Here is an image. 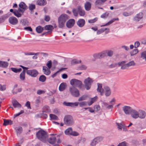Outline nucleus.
Listing matches in <instances>:
<instances>
[{
	"mask_svg": "<svg viewBox=\"0 0 146 146\" xmlns=\"http://www.w3.org/2000/svg\"><path fill=\"white\" fill-rule=\"evenodd\" d=\"M70 84L72 86L69 89V91L71 94L75 97H78L80 95L79 92L75 87L74 86L78 87L79 88H81L82 86V83H70Z\"/></svg>",
	"mask_w": 146,
	"mask_h": 146,
	"instance_id": "obj_1",
	"label": "nucleus"
},
{
	"mask_svg": "<svg viewBox=\"0 0 146 146\" xmlns=\"http://www.w3.org/2000/svg\"><path fill=\"white\" fill-rule=\"evenodd\" d=\"M69 17L66 14H62L58 18V27L59 28L63 29L65 26L66 21Z\"/></svg>",
	"mask_w": 146,
	"mask_h": 146,
	"instance_id": "obj_2",
	"label": "nucleus"
},
{
	"mask_svg": "<svg viewBox=\"0 0 146 146\" xmlns=\"http://www.w3.org/2000/svg\"><path fill=\"white\" fill-rule=\"evenodd\" d=\"M36 136L39 140L44 143L46 142L48 137L47 133L42 130L38 131L36 133Z\"/></svg>",
	"mask_w": 146,
	"mask_h": 146,
	"instance_id": "obj_3",
	"label": "nucleus"
},
{
	"mask_svg": "<svg viewBox=\"0 0 146 146\" xmlns=\"http://www.w3.org/2000/svg\"><path fill=\"white\" fill-rule=\"evenodd\" d=\"M52 65V61L49 60L48 61L46 64V65L48 68L45 66H43L42 70L44 74L46 75H49L50 73V69Z\"/></svg>",
	"mask_w": 146,
	"mask_h": 146,
	"instance_id": "obj_4",
	"label": "nucleus"
},
{
	"mask_svg": "<svg viewBox=\"0 0 146 146\" xmlns=\"http://www.w3.org/2000/svg\"><path fill=\"white\" fill-rule=\"evenodd\" d=\"M64 123L68 126L71 125L73 123V119L72 117L70 115H66L64 119Z\"/></svg>",
	"mask_w": 146,
	"mask_h": 146,
	"instance_id": "obj_5",
	"label": "nucleus"
},
{
	"mask_svg": "<svg viewBox=\"0 0 146 146\" xmlns=\"http://www.w3.org/2000/svg\"><path fill=\"white\" fill-rule=\"evenodd\" d=\"M26 73L28 75L34 78L36 77L38 74V71L36 69L27 70Z\"/></svg>",
	"mask_w": 146,
	"mask_h": 146,
	"instance_id": "obj_6",
	"label": "nucleus"
},
{
	"mask_svg": "<svg viewBox=\"0 0 146 146\" xmlns=\"http://www.w3.org/2000/svg\"><path fill=\"white\" fill-rule=\"evenodd\" d=\"M137 114V118L143 119L146 116V113L145 112L144 110L141 109H139L138 110Z\"/></svg>",
	"mask_w": 146,
	"mask_h": 146,
	"instance_id": "obj_7",
	"label": "nucleus"
},
{
	"mask_svg": "<svg viewBox=\"0 0 146 146\" xmlns=\"http://www.w3.org/2000/svg\"><path fill=\"white\" fill-rule=\"evenodd\" d=\"M132 109L131 107L126 106H125L122 108L123 111L126 115H129L130 113L131 114Z\"/></svg>",
	"mask_w": 146,
	"mask_h": 146,
	"instance_id": "obj_8",
	"label": "nucleus"
},
{
	"mask_svg": "<svg viewBox=\"0 0 146 146\" xmlns=\"http://www.w3.org/2000/svg\"><path fill=\"white\" fill-rule=\"evenodd\" d=\"M75 23V21L73 19H71L69 20L66 22V25L67 27L68 28H70L74 26Z\"/></svg>",
	"mask_w": 146,
	"mask_h": 146,
	"instance_id": "obj_9",
	"label": "nucleus"
},
{
	"mask_svg": "<svg viewBox=\"0 0 146 146\" xmlns=\"http://www.w3.org/2000/svg\"><path fill=\"white\" fill-rule=\"evenodd\" d=\"M9 21L11 24L13 25H16L18 23V20L17 19L13 16H11L9 17Z\"/></svg>",
	"mask_w": 146,
	"mask_h": 146,
	"instance_id": "obj_10",
	"label": "nucleus"
},
{
	"mask_svg": "<svg viewBox=\"0 0 146 146\" xmlns=\"http://www.w3.org/2000/svg\"><path fill=\"white\" fill-rule=\"evenodd\" d=\"M79 102H64L63 104L64 106H70L71 107H73L74 106H78Z\"/></svg>",
	"mask_w": 146,
	"mask_h": 146,
	"instance_id": "obj_11",
	"label": "nucleus"
},
{
	"mask_svg": "<svg viewBox=\"0 0 146 146\" xmlns=\"http://www.w3.org/2000/svg\"><path fill=\"white\" fill-rule=\"evenodd\" d=\"M126 63V61H122L119 62L117 63L119 66H121V69L122 70L127 69L128 68V67L126 64H124Z\"/></svg>",
	"mask_w": 146,
	"mask_h": 146,
	"instance_id": "obj_12",
	"label": "nucleus"
},
{
	"mask_svg": "<svg viewBox=\"0 0 146 146\" xmlns=\"http://www.w3.org/2000/svg\"><path fill=\"white\" fill-rule=\"evenodd\" d=\"M106 53L105 52H102L98 54H94V57L95 59H101L106 56Z\"/></svg>",
	"mask_w": 146,
	"mask_h": 146,
	"instance_id": "obj_13",
	"label": "nucleus"
},
{
	"mask_svg": "<svg viewBox=\"0 0 146 146\" xmlns=\"http://www.w3.org/2000/svg\"><path fill=\"white\" fill-rule=\"evenodd\" d=\"M143 16V13L140 12L134 17L133 20L135 21L138 22L142 18Z\"/></svg>",
	"mask_w": 146,
	"mask_h": 146,
	"instance_id": "obj_14",
	"label": "nucleus"
},
{
	"mask_svg": "<svg viewBox=\"0 0 146 146\" xmlns=\"http://www.w3.org/2000/svg\"><path fill=\"white\" fill-rule=\"evenodd\" d=\"M98 88L97 89V91L99 92L101 96L103 95L104 94V90L102 88V84L98 83L97 84Z\"/></svg>",
	"mask_w": 146,
	"mask_h": 146,
	"instance_id": "obj_15",
	"label": "nucleus"
},
{
	"mask_svg": "<svg viewBox=\"0 0 146 146\" xmlns=\"http://www.w3.org/2000/svg\"><path fill=\"white\" fill-rule=\"evenodd\" d=\"M106 96H110L111 93L110 89L107 86H106L104 88V93Z\"/></svg>",
	"mask_w": 146,
	"mask_h": 146,
	"instance_id": "obj_16",
	"label": "nucleus"
},
{
	"mask_svg": "<svg viewBox=\"0 0 146 146\" xmlns=\"http://www.w3.org/2000/svg\"><path fill=\"white\" fill-rule=\"evenodd\" d=\"M85 23V21L84 19H80L78 20L76 23L79 27H82L84 25Z\"/></svg>",
	"mask_w": 146,
	"mask_h": 146,
	"instance_id": "obj_17",
	"label": "nucleus"
},
{
	"mask_svg": "<svg viewBox=\"0 0 146 146\" xmlns=\"http://www.w3.org/2000/svg\"><path fill=\"white\" fill-rule=\"evenodd\" d=\"M138 110L132 109L131 113V115L133 118L137 119Z\"/></svg>",
	"mask_w": 146,
	"mask_h": 146,
	"instance_id": "obj_18",
	"label": "nucleus"
},
{
	"mask_svg": "<svg viewBox=\"0 0 146 146\" xmlns=\"http://www.w3.org/2000/svg\"><path fill=\"white\" fill-rule=\"evenodd\" d=\"M21 88H18L17 85H15L13 88L12 92L13 94H16L18 92H21Z\"/></svg>",
	"mask_w": 146,
	"mask_h": 146,
	"instance_id": "obj_19",
	"label": "nucleus"
},
{
	"mask_svg": "<svg viewBox=\"0 0 146 146\" xmlns=\"http://www.w3.org/2000/svg\"><path fill=\"white\" fill-rule=\"evenodd\" d=\"M78 10L80 16H83L85 15V11L83 9L82 7L81 6L78 7Z\"/></svg>",
	"mask_w": 146,
	"mask_h": 146,
	"instance_id": "obj_20",
	"label": "nucleus"
},
{
	"mask_svg": "<svg viewBox=\"0 0 146 146\" xmlns=\"http://www.w3.org/2000/svg\"><path fill=\"white\" fill-rule=\"evenodd\" d=\"M106 30H107V31L105 32L106 33H108L109 32L110 29H109L108 28H104L100 29L98 30H97L96 34L97 35H99L103 33L104 31Z\"/></svg>",
	"mask_w": 146,
	"mask_h": 146,
	"instance_id": "obj_21",
	"label": "nucleus"
},
{
	"mask_svg": "<svg viewBox=\"0 0 146 146\" xmlns=\"http://www.w3.org/2000/svg\"><path fill=\"white\" fill-rule=\"evenodd\" d=\"M8 65L9 63L7 62L0 61V67L4 68H7Z\"/></svg>",
	"mask_w": 146,
	"mask_h": 146,
	"instance_id": "obj_22",
	"label": "nucleus"
},
{
	"mask_svg": "<svg viewBox=\"0 0 146 146\" xmlns=\"http://www.w3.org/2000/svg\"><path fill=\"white\" fill-rule=\"evenodd\" d=\"M13 106L15 108H21V106L16 100H14L12 102Z\"/></svg>",
	"mask_w": 146,
	"mask_h": 146,
	"instance_id": "obj_23",
	"label": "nucleus"
},
{
	"mask_svg": "<svg viewBox=\"0 0 146 146\" xmlns=\"http://www.w3.org/2000/svg\"><path fill=\"white\" fill-rule=\"evenodd\" d=\"M91 6V3L89 2H86L85 4L84 7L86 10L90 11V10Z\"/></svg>",
	"mask_w": 146,
	"mask_h": 146,
	"instance_id": "obj_24",
	"label": "nucleus"
},
{
	"mask_svg": "<svg viewBox=\"0 0 146 146\" xmlns=\"http://www.w3.org/2000/svg\"><path fill=\"white\" fill-rule=\"evenodd\" d=\"M19 6L20 8L24 10L27 9L28 8L26 5L23 2H21L19 4Z\"/></svg>",
	"mask_w": 146,
	"mask_h": 146,
	"instance_id": "obj_25",
	"label": "nucleus"
},
{
	"mask_svg": "<svg viewBox=\"0 0 146 146\" xmlns=\"http://www.w3.org/2000/svg\"><path fill=\"white\" fill-rule=\"evenodd\" d=\"M98 98V97L96 96L94 98H91L90 99V102H88V105L89 106L91 105L93 103L97 101Z\"/></svg>",
	"mask_w": 146,
	"mask_h": 146,
	"instance_id": "obj_26",
	"label": "nucleus"
},
{
	"mask_svg": "<svg viewBox=\"0 0 146 146\" xmlns=\"http://www.w3.org/2000/svg\"><path fill=\"white\" fill-rule=\"evenodd\" d=\"M46 3L45 0H38L37 1V4L39 5L44 6L46 5Z\"/></svg>",
	"mask_w": 146,
	"mask_h": 146,
	"instance_id": "obj_27",
	"label": "nucleus"
},
{
	"mask_svg": "<svg viewBox=\"0 0 146 146\" xmlns=\"http://www.w3.org/2000/svg\"><path fill=\"white\" fill-rule=\"evenodd\" d=\"M56 138L55 137H52L49 138L48 140L49 143L52 144H54L56 142Z\"/></svg>",
	"mask_w": 146,
	"mask_h": 146,
	"instance_id": "obj_28",
	"label": "nucleus"
},
{
	"mask_svg": "<svg viewBox=\"0 0 146 146\" xmlns=\"http://www.w3.org/2000/svg\"><path fill=\"white\" fill-rule=\"evenodd\" d=\"M13 123V121L11 120L4 119L3 125L7 126L8 125H11Z\"/></svg>",
	"mask_w": 146,
	"mask_h": 146,
	"instance_id": "obj_29",
	"label": "nucleus"
},
{
	"mask_svg": "<svg viewBox=\"0 0 146 146\" xmlns=\"http://www.w3.org/2000/svg\"><path fill=\"white\" fill-rule=\"evenodd\" d=\"M66 86V84L65 83H62L59 86V90L61 91H63L65 90Z\"/></svg>",
	"mask_w": 146,
	"mask_h": 146,
	"instance_id": "obj_30",
	"label": "nucleus"
},
{
	"mask_svg": "<svg viewBox=\"0 0 146 146\" xmlns=\"http://www.w3.org/2000/svg\"><path fill=\"white\" fill-rule=\"evenodd\" d=\"M44 29L46 30H50V32L51 33L54 29V27L51 25H47L45 26Z\"/></svg>",
	"mask_w": 146,
	"mask_h": 146,
	"instance_id": "obj_31",
	"label": "nucleus"
},
{
	"mask_svg": "<svg viewBox=\"0 0 146 146\" xmlns=\"http://www.w3.org/2000/svg\"><path fill=\"white\" fill-rule=\"evenodd\" d=\"M44 30L43 28L40 26H38L36 29V32L38 33H41Z\"/></svg>",
	"mask_w": 146,
	"mask_h": 146,
	"instance_id": "obj_32",
	"label": "nucleus"
},
{
	"mask_svg": "<svg viewBox=\"0 0 146 146\" xmlns=\"http://www.w3.org/2000/svg\"><path fill=\"white\" fill-rule=\"evenodd\" d=\"M99 138L98 137L94 139L93 141H92L90 145L92 146H93L95 145L99 141Z\"/></svg>",
	"mask_w": 146,
	"mask_h": 146,
	"instance_id": "obj_33",
	"label": "nucleus"
},
{
	"mask_svg": "<svg viewBox=\"0 0 146 146\" xmlns=\"http://www.w3.org/2000/svg\"><path fill=\"white\" fill-rule=\"evenodd\" d=\"M72 130L71 128H69L65 131V133L66 135H70L72 132Z\"/></svg>",
	"mask_w": 146,
	"mask_h": 146,
	"instance_id": "obj_34",
	"label": "nucleus"
},
{
	"mask_svg": "<svg viewBox=\"0 0 146 146\" xmlns=\"http://www.w3.org/2000/svg\"><path fill=\"white\" fill-rule=\"evenodd\" d=\"M81 60H78L76 59H74L72 60L71 62V64L72 65H74L75 64H77L81 63Z\"/></svg>",
	"mask_w": 146,
	"mask_h": 146,
	"instance_id": "obj_35",
	"label": "nucleus"
},
{
	"mask_svg": "<svg viewBox=\"0 0 146 146\" xmlns=\"http://www.w3.org/2000/svg\"><path fill=\"white\" fill-rule=\"evenodd\" d=\"M46 79V77L44 75L40 76L39 78V80L41 82H44Z\"/></svg>",
	"mask_w": 146,
	"mask_h": 146,
	"instance_id": "obj_36",
	"label": "nucleus"
},
{
	"mask_svg": "<svg viewBox=\"0 0 146 146\" xmlns=\"http://www.w3.org/2000/svg\"><path fill=\"white\" fill-rule=\"evenodd\" d=\"M25 71L23 70L20 75V78L21 80H24L25 79Z\"/></svg>",
	"mask_w": 146,
	"mask_h": 146,
	"instance_id": "obj_37",
	"label": "nucleus"
},
{
	"mask_svg": "<svg viewBox=\"0 0 146 146\" xmlns=\"http://www.w3.org/2000/svg\"><path fill=\"white\" fill-rule=\"evenodd\" d=\"M11 69L12 71L16 73L20 72L22 70V69L21 68L17 69L16 68H11Z\"/></svg>",
	"mask_w": 146,
	"mask_h": 146,
	"instance_id": "obj_38",
	"label": "nucleus"
},
{
	"mask_svg": "<svg viewBox=\"0 0 146 146\" xmlns=\"http://www.w3.org/2000/svg\"><path fill=\"white\" fill-rule=\"evenodd\" d=\"M15 129L17 134H20L22 131V127L20 126L16 127Z\"/></svg>",
	"mask_w": 146,
	"mask_h": 146,
	"instance_id": "obj_39",
	"label": "nucleus"
},
{
	"mask_svg": "<svg viewBox=\"0 0 146 146\" xmlns=\"http://www.w3.org/2000/svg\"><path fill=\"white\" fill-rule=\"evenodd\" d=\"M141 58L146 61V51L142 52L141 54Z\"/></svg>",
	"mask_w": 146,
	"mask_h": 146,
	"instance_id": "obj_40",
	"label": "nucleus"
},
{
	"mask_svg": "<svg viewBox=\"0 0 146 146\" xmlns=\"http://www.w3.org/2000/svg\"><path fill=\"white\" fill-rule=\"evenodd\" d=\"M88 96L87 95H84L80 97L78 99L79 101H81L86 100L88 98Z\"/></svg>",
	"mask_w": 146,
	"mask_h": 146,
	"instance_id": "obj_41",
	"label": "nucleus"
},
{
	"mask_svg": "<svg viewBox=\"0 0 146 146\" xmlns=\"http://www.w3.org/2000/svg\"><path fill=\"white\" fill-rule=\"evenodd\" d=\"M29 10L32 12L35 9V5L33 4H31L29 5Z\"/></svg>",
	"mask_w": 146,
	"mask_h": 146,
	"instance_id": "obj_42",
	"label": "nucleus"
},
{
	"mask_svg": "<svg viewBox=\"0 0 146 146\" xmlns=\"http://www.w3.org/2000/svg\"><path fill=\"white\" fill-rule=\"evenodd\" d=\"M95 81L93 79L89 77L85 79L84 82H93Z\"/></svg>",
	"mask_w": 146,
	"mask_h": 146,
	"instance_id": "obj_43",
	"label": "nucleus"
},
{
	"mask_svg": "<svg viewBox=\"0 0 146 146\" xmlns=\"http://www.w3.org/2000/svg\"><path fill=\"white\" fill-rule=\"evenodd\" d=\"M138 52V50L137 49H134L133 51L130 52V54L131 56H133L136 54Z\"/></svg>",
	"mask_w": 146,
	"mask_h": 146,
	"instance_id": "obj_44",
	"label": "nucleus"
},
{
	"mask_svg": "<svg viewBox=\"0 0 146 146\" xmlns=\"http://www.w3.org/2000/svg\"><path fill=\"white\" fill-rule=\"evenodd\" d=\"M127 64L129 68V66H135V64L133 60H132L127 63Z\"/></svg>",
	"mask_w": 146,
	"mask_h": 146,
	"instance_id": "obj_45",
	"label": "nucleus"
},
{
	"mask_svg": "<svg viewBox=\"0 0 146 146\" xmlns=\"http://www.w3.org/2000/svg\"><path fill=\"white\" fill-rule=\"evenodd\" d=\"M50 119H52L57 120L58 119V117L57 116L54 114H50Z\"/></svg>",
	"mask_w": 146,
	"mask_h": 146,
	"instance_id": "obj_46",
	"label": "nucleus"
},
{
	"mask_svg": "<svg viewBox=\"0 0 146 146\" xmlns=\"http://www.w3.org/2000/svg\"><path fill=\"white\" fill-rule=\"evenodd\" d=\"M72 12L73 13V15L75 17H77L78 15V11L77 9L75 8H74L72 10Z\"/></svg>",
	"mask_w": 146,
	"mask_h": 146,
	"instance_id": "obj_47",
	"label": "nucleus"
},
{
	"mask_svg": "<svg viewBox=\"0 0 146 146\" xmlns=\"http://www.w3.org/2000/svg\"><path fill=\"white\" fill-rule=\"evenodd\" d=\"M109 13L106 12L101 16V17L103 18H106L108 16Z\"/></svg>",
	"mask_w": 146,
	"mask_h": 146,
	"instance_id": "obj_48",
	"label": "nucleus"
},
{
	"mask_svg": "<svg viewBox=\"0 0 146 146\" xmlns=\"http://www.w3.org/2000/svg\"><path fill=\"white\" fill-rule=\"evenodd\" d=\"M28 22L25 19H23L21 21V23L23 26L28 25Z\"/></svg>",
	"mask_w": 146,
	"mask_h": 146,
	"instance_id": "obj_49",
	"label": "nucleus"
},
{
	"mask_svg": "<svg viewBox=\"0 0 146 146\" xmlns=\"http://www.w3.org/2000/svg\"><path fill=\"white\" fill-rule=\"evenodd\" d=\"M44 111L45 112H50V110L48 106H46L44 108Z\"/></svg>",
	"mask_w": 146,
	"mask_h": 146,
	"instance_id": "obj_50",
	"label": "nucleus"
},
{
	"mask_svg": "<svg viewBox=\"0 0 146 146\" xmlns=\"http://www.w3.org/2000/svg\"><path fill=\"white\" fill-rule=\"evenodd\" d=\"M98 20V18L96 17L93 19L89 20H88V22L90 23H94L96 21Z\"/></svg>",
	"mask_w": 146,
	"mask_h": 146,
	"instance_id": "obj_51",
	"label": "nucleus"
},
{
	"mask_svg": "<svg viewBox=\"0 0 146 146\" xmlns=\"http://www.w3.org/2000/svg\"><path fill=\"white\" fill-rule=\"evenodd\" d=\"M25 55H37L39 53H35L34 52H30L27 53H25Z\"/></svg>",
	"mask_w": 146,
	"mask_h": 146,
	"instance_id": "obj_52",
	"label": "nucleus"
},
{
	"mask_svg": "<svg viewBox=\"0 0 146 146\" xmlns=\"http://www.w3.org/2000/svg\"><path fill=\"white\" fill-rule=\"evenodd\" d=\"M113 22H114V21L112 19L111 20V21H110L109 22H108V23H106V24L104 25H102L101 26V27H104V26H107L109 25H110V24H111Z\"/></svg>",
	"mask_w": 146,
	"mask_h": 146,
	"instance_id": "obj_53",
	"label": "nucleus"
},
{
	"mask_svg": "<svg viewBox=\"0 0 146 146\" xmlns=\"http://www.w3.org/2000/svg\"><path fill=\"white\" fill-rule=\"evenodd\" d=\"M100 106L99 105H96L94 107V110L96 111H97L100 110Z\"/></svg>",
	"mask_w": 146,
	"mask_h": 146,
	"instance_id": "obj_54",
	"label": "nucleus"
},
{
	"mask_svg": "<svg viewBox=\"0 0 146 146\" xmlns=\"http://www.w3.org/2000/svg\"><path fill=\"white\" fill-rule=\"evenodd\" d=\"M103 1L102 0H96L95 2L96 5H101L102 4Z\"/></svg>",
	"mask_w": 146,
	"mask_h": 146,
	"instance_id": "obj_55",
	"label": "nucleus"
},
{
	"mask_svg": "<svg viewBox=\"0 0 146 146\" xmlns=\"http://www.w3.org/2000/svg\"><path fill=\"white\" fill-rule=\"evenodd\" d=\"M85 87L87 90H89L90 88V83H85Z\"/></svg>",
	"mask_w": 146,
	"mask_h": 146,
	"instance_id": "obj_56",
	"label": "nucleus"
},
{
	"mask_svg": "<svg viewBox=\"0 0 146 146\" xmlns=\"http://www.w3.org/2000/svg\"><path fill=\"white\" fill-rule=\"evenodd\" d=\"M78 104H79L80 107H82L86 105V102L85 101L81 102L80 103H79Z\"/></svg>",
	"mask_w": 146,
	"mask_h": 146,
	"instance_id": "obj_57",
	"label": "nucleus"
},
{
	"mask_svg": "<svg viewBox=\"0 0 146 146\" xmlns=\"http://www.w3.org/2000/svg\"><path fill=\"white\" fill-rule=\"evenodd\" d=\"M45 92L44 90H39L37 91V94L38 95H40L41 94L44 93Z\"/></svg>",
	"mask_w": 146,
	"mask_h": 146,
	"instance_id": "obj_58",
	"label": "nucleus"
},
{
	"mask_svg": "<svg viewBox=\"0 0 146 146\" xmlns=\"http://www.w3.org/2000/svg\"><path fill=\"white\" fill-rule=\"evenodd\" d=\"M44 20L46 22L49 21L50 20V17L48 15H45L44 17Z\"/></svg>",
	"mask_w": 146,
	"mask_h": 146,
	"instance_id": "obj_59",
	"label": "nucleus"
},
{
	"mask_svg": "<svg viewBox=\"0 0 146 146\" xmlns=\"http://www.w3.org/2000/svg\"><path fill=\"white\" fill-rule=\"evenodd\" d=\"M25 106L27 107L28 109H31L30 106V103L29 102L27 101L25 104Z\"/></svg>",
	"mask_w": 146,
	"mask_h": 146,
	"instance_id": "obj_60",
	"label": "nucleus"
},
{
	"mask_svg": "<svg viewBox=\"0 0 146 146\" xmlns=\"http://www.w3.org/2000/svg\"><path fill=\"white\" fill-rule=\"evenodd\" d=\"M24 29L27 31H32L33 30L30 27H25L24 28Z\"/></svg>",
	"mask_w": 146,
	"mask_h": 146,
	"instance_id": "obj_61",
	"label": "nucleus"
},
{
	"mask_svg": "<svg viewBox=\"0 0 146 146\" xmlns=\"http://www.w3.org/2000/svg\"><path fill=\"white\" fill-rule=\"evenodd\" d=\"M6 89V87L5 85L2 86L0 84V90L4 91Z\"/></svg>",
	"mask_w": 146,
	"mask_h": 146,
	"instance_id": "obj_62",
	"label": "nucleus"
},
{
	"mask_svg": "<svg viewBox=\"0 0 146 146\" xmlns=\"http://www.w3.org/2000/svg\"><path fill=\"white\" fill-rule=\"evenodd\" d=\"M140 45V43L139 41H136L135 43L134 47L135 48H137Z\"/></svg>",
	"mask_w": 146,
	"mask_h": 146,
	"instance_id": "obj_63",
	"label": "nucleus"
},
{
	"mask_svg": "<svg viewBox=\"0 0 146 146\" xmlns=\"http://www.w3.org/2000/svg\"><path fill=\"white\" fill-rule=\"evenodd\" d=\"M117 146H127V145L125 142H123L119 143Z\"/></svg>",
	"mask_w": 146,
	"mask_h": 146,
	"instance_id": "obj_64",
	"label": "nucleus"
}]
</instances>
